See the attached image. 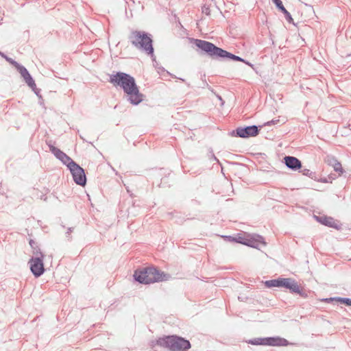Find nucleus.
I'll return each instance as SVG.
<instances>
[{
	"label": "nucleus",
	"mask_w": 351,
	"mask_h": 351,
	"mask_svg": "<svg viewBox=\"0 0 351 351\" xmlns=\"http://www.w3.org/2000/svg\"><path fill=\"white\" fill-rule=\"evenodd\" d=\"M157 344L161 347L167 348L171 351H186L191 348L189 341L176 335L160 338L157 341Z\"/></svg>",
	"instance_id": "nucleus-5"
},
{
	"label": "nucleus",
	"mask_w": 351,
	"mask_h": 351,
	"mask_svg": "<svg viewBox=\"0 0 351 351\" xmlns=\"http://www.w3.org/2000/svg\"><path fill=\"white\" fill-rule=\"evenodd\" d=\"M110 82L115 86H120L126 95L127 100L132 105L136 106L143 100L144 95L140 93L134 78L130 75L117 72L110 76Z\"/></svg>",
	"instance_id": "nucleus-1"
},
{
	"label": "nucleus",
	"mask_w": 351,
	"mask_h": 351,
	"mask_svg": "<svg viewBox=\"0 0 351 351\" xmlns=\"http://www.w3.org/2000/svg\"><path fill=\"white\" fill-rule=\"evenodd\" d=\"M202 12L203 14H205L206 15L208 16L210 14V8L208 5H204L202 8Z\"/></svg>",
	"instance_id": "nucleus-22"
},
{
	"label": "nucleus",
	"mask_w": 351,
	"mask_h": 351,
	"mask_svg": "<svg viewBox=\"0 0 351 351\" xmlns=\"http://www.w3.org/2000/svg\"><path fill=\"white\" fill-rule=\"evenodd\" d=\"M36 243L33 241V240H30L29 241V245L30 246L33 248V249H35V245H36ZM34 251H36V250H34Z\"/></svg>",
	"instance_id": "nucleus-28"
},
{
	"label": "nucleus",
	"mask_w": 351,
	"mask_h": 351,
	"mask_svg": "<svg viewBox=\"0 0 351 351\" xmlns=\"http://www.w3.org/2000/svg\"><path fill=\"white\" fill-rule=\"evenodd\" d=\"M244 243L248 246H251L255 248L258 247L260 244L263 245H265L266 244L264 241L263 237L260 235H256L252 240H249L247 243Z\"/></svg>",
	"instance_id": "nucleus-14"
},
{
	"label": "nucleus",
	"mask_w": 351,
	"mask_h": 351,
	"mask_svg": "<svg viewBox=\"0 0 351 351\" xmlns=\"http://www.w3.org/2000/svg\"><path fill=\"white\" fill-rule=\"evenodd\" d=\"M32 90L35 93V94L38 96L40 98H41V95H40V90L36 88V86H35V89H32Z\"/></svg>",
	"instance_id": "nucleus-27"
},
{
	"label": "nucleus",
	"mask_w": 351,
	"mask_h": 351,
	"mask_svg": "<svg viewBox=\"0 0 351 351\" xmlns=\"http://www.w3.org/2000/svg\"><path fill=\"white\" fill-rule=\"evenodd\" d=\"M5 58L8 62H9L10 64H12L14 66H15V68L17 67V65L14 63V62H16L15 60H12L10 58L7 57V56H5Z\"/></svg>",
	"instance_id": "nucleus-25"
},
{
	"label": "nucleus",
	"mask_w": 351,
	"mask_h": 351,
	"mask_svg": "<svg viewBox=\"0 0 351 351\" xmlns=\"http://www.w3.org/2000/svg\"><path fill=\"white\" fill-rule=\"evenodd\" d=\"M337 298L338 297H337V298H325L323 300L326 302H332V301H334V300L337 301Z\"/></svg>",
	"instance_id": "nucleus-26"
},
{
	"label": "nucleus",
	"mask_w": 351,
	"mask_h": 351,
	"mask_svg": "<svg viewBox=\"0 0 351 351\" xmlns=\"http://www.w3.org/2000/svg\"><path fill=\"white\" fill-rule=\"evenodd\" d=\"M285 278H278L277 279L267 280L265 286L267 287H283Z\"/></svg>",
	"instance_id": "nucleus-15"
},
{
	"label": "nucleus",
	"mask_w": 351,
	"mask_h": 351,
	"mask_svg": "<svg viewBox=\"0 0 351 351\" xmlns=\"http://www.w3.org/2000/svg\"><path fill=\"white\" fill-rule=\"evenodd\" d=\"M47 144L49 146L50 152L60 160H62L63 156L65 155V153H64L62 151H61L60 149L56 147L53 145L51 144V143H47Z\"/></svg>",
	"instance_id": "nucleus-17"
},
{
	"label": "nucleus",
	"mask_w": 351,
	"mask_h": 351,
	"mask_svg": "<svg viewBox=\"0 0 351 351\" xmlns=\"http://www.w3.org/2000/svg\"><path fill=\"white\" fill-rule=\"evenodd\" d=\"M33 254L34 256L30 258L28 263L32 273L35 277L38 278L42 276L45 272L43 263L44 255L40 250L34 251Z\"/></svg>",
	"instance_id": "nucleus-6"
},
{
	"label": "nucleus",
	"mask_w": 351,
	"mask_h": 351,
	"mask_svg": "<svg viewBox=\"0 0 351 351\" xmlns=\"http://www.w3.org/2000/svg\"><path fill=\"white\" fill-rule=\"evenodd\" d=\"M303 175L311 176V175L313 173L312 171H311L309 169H304L301 171Z\"/></svg>",
	"instance_id": "nucleus-24"
},
{
	"label": "nucleus",
	"mask_w": 351,
	"mask_h": 351,
	"mask_svg": "<svg viewBox=\"0 0 351 351\" xmlns=\"http://www.w3.org/2000/svg\"><path fill=\"white\" fill-rule=\"evenodd\" d=\"M252 345H267L273 346H280L288 345V341L280 337H266V338H255L248 341Z\"/></svg>",
	"instance_id": "nucleus-7"
},
{
	"label": "nucleus",
	"mask_w": 351,
	"mask_h": 351,
	"mask_svg": "<svg viewBox=\"0 0 351 351\" xmlns=\"http://www.w3.org/2000/svg\"><path fill=\"white\" fill-rule=\"evenodd\" d=\"M237 136L241 138H249L256 136L259 132V129L256 125L238 128L236 130Z\"/></svg>",
	"instance_id": "nucleus-9"
},
{
	"label": "nucleus",
	"mask_w": 351,
	"mask_h": 351,
	"mask_svg": "<svg viewBox=\"0 0 351 351\" xmlns=\"http://www.w3.org/2000/svg\"><path fill=\"white\" fill-rule=\"evenodd\" d=\"M132 45L138 50L146 52L148 55H154V48L151 35L143 31H132L128 36Z\"/></svg>",
	"instance_id": "nucleus-3"
},
{
	"label": "nucleus",
	"mask_w": 351,
	"mask_h": 351,
	"mask_svg": "<svg viewBox=\"0 0 351 351\" xmlns=\"http://www.w3.org/2000/svg\"><path fill=\"white\" fill-rule=\"evenodd\" d=\"M69 169L72 174L74 182L80 186H85L86 178L84 170L77 163L73 164L72 167Z\"/></svg>",
	"instance_id": "nucleus-8"
},
{
	"label": "nucleus",
	"mask_w": 351,
	"mask_h": 351,
	"mask_svg": "<svg viewBox=\"0 0 351 351\" xmlns=\"http://www.w3.org/2000/svg\"><path fill=\"white\" fill-rule=\"evenodd\" d=\"M135 280L141 284H150L155 282L167 280V275L155 267H144L136 269L134 274Z\"/></svg>",
	"instance_id": "nucleus-4"
},
{
	"label": "nucleus",
	"mask_w": 351,
	"mask_h": 351,
	"mask_svg": "<svg viewBox=\"0 0 351 351\" xmlns=\"http://www.w3.org/2000/svg\"><path fill=\"white\" fill-rule=\"evenodd\" d=\"M280 122L279 119H273L270 121H267L265 123V125H276L278 124Z\"/></svg>",
	"instance_id": "nucleus-23"
},
{
	"label": "nucleus",
	"mask_w": 351,
	"mask_h": 351,
	"mask_svg": "<svg viewBox=\"0 0 351 351\" xmlns=\"http://www.w3.org/2000/svg\"><path fill=\"white\" fill-rule=\"evenodd\" d=\"M192 41L199 49H201L207 56L213 59L219 60L228 58L234 61L243 62L251 67L253 66L250 62L245 60L239 56H237L220 47H217L212 43L195 38H193Z\"/></svg>",
	"instance_id": "nucleus-2"
},
{
	"label": "nucleus",
	"mask_w": 351,
	"mask_h": 351,
	"mask_svg": "<svg viewBox=\"0 0 351 351\" xmlns=\"http://www.w3.org/2000/svg\"><path fill=\"white\" fill-rule=\"evenodd\" d=\"M315 217L319 222L326 226L338 228L337 222L332 217L326 216H319Z\"/></svg>",
	"instance_id": "nucleus-12"
},
{
	"label": "nucleus",
	"mask_w": 351,
	"mask_h": 351,
	"mask_svg": "<svg viewBox=\"0 0 351 351\" xmlns=\"http://www.w3.org/2000/svg\"><path fill=\"white\" fill-rule=\"evenodd\" d=\"M284 160L286 166L291 170L296 171L302 167L300 160L294 156H285Z\"/></svg>",
	"instance_id": "nucleus-11"
},
{
	"label": "nucleus",
	"mask_w": 351,
	"mask_h": 351,
	"mask_svg": "<svg viewBox=\"0 0 351 351\" xmlns=\"http://www.w3.org/2000/svg\"><path fill=\"white\" fill-rule=\"evenodd\" d=\"M73 230V228H69L67 232L66 233V237H69L71 232Z\"/></svg>",
	"instance_id": "nucleus-29"
},
{
	"label": "nucleus",
	"mask_w": 351,
	"mask_h": 351,
	"mask_svg": "<svg viewBox=\"0 0 351 351\" xmlns=\"http://www.w3.org/2000/svg\"><path fill=\"white\" fill-rule=\"evenodd\" d=\"M272 1H273L274 3L276 5V8L285 14V17L286 20L289 23H292L293 20L291 17V15L284 7L282 1L281 0H272Z\"/></svg>",
	"instance_id": "nucleus-13"
},
{
	"label": "nucleus",
	"mask_w": 351,
	"mask_h": 351,
	"mask_svg": "<svg viewBox=\"0 0 351 351\" xmlns=\"http://www.w3.org/2000/svg\"><path fill=\"white\" fill-rule=\"evenodd\" d=\"M213 157L214 160H217V161H218L217 158L214 155L213 156Z\"/></svg>",
	"instance_id": "nucleus-32"
},
{
	"label": "nucleus",
	"mask_w": 351,
	"mask_h": 351,
	"mask_svg": "<svg viewBox=\"0 0 351 351\" xmlns=\"http://www.w3.org/2000/svg\"><path fill=\"white\" fill-rule=\"evenodd\" d=\"M328 164L332 166L334 170L336 172L339 173V175H341L343 173V169L342 168L341 164L335 158H331L328 159Z\"/></svg>",
	"instance_id": "nucleus-16"
},
{
	"label": "nucleus",
	"mask_w": 351,
	"mask_h": 351,
	"mask_svg": "<svg viewBox=\"0 0 351 351\" xmlns=\"http://www.w3.org/2000/svg\"><path fill=\"white\" fill-rule=\"evenodd\" d=\"M283 287L289 289L292 293L299 294L302 298L307 297V294L300 289L298 282L292 278H285Z\"/></svg>",
	"instance_id": "nucleus-10"
},
{
	"label": "nucleus",
	"mask_w": 351,
	"mask_h": 351,
	"mask_svg": "<svg viewBox=\"0 0 351 351\" xmlns=\"http://www.w3.org/2000/svg\"><path fill=\"white\" fill-rule=\"evenodd\" d=\"M218 98H219V100L223 101L222 98L220 96H218ZM223 104V102H221V104Z\"/></svg>",
	"instance_id": "nucleus-30"
},
{
	"label": "nucleus",
	"mask_w": 351,
	"mask_h": 351,
	"mask_svg": "<svg viewBox=\"0 0 351 351\" xmlns=\"http://www.w3.org/2000/svg\"><path fill=\"white\" fill-rule=\"evenodd\" d=\"M337 301L342 304H345L347 306H351V299L350 298L338 297Z\"/></svg>",
	"instance_id": "nucleus-21"
},
{
	"label": "nucleus",
	"mask_w": 351,
	"mask_h": 351,
	"mask_svg": "<svg viewBox=\"0 0 351 351\" xmlns=\"http://www.w3.org/2000/svg\"><path fill=\"white\" fill-rule=\"evenodd\" d=\"M26 84L32 88L35 89L36 83L29 73L23 77Z\"/></svg>",
	"instance_id": "nucleus-18"
},
{
	"label": "nucleus",
	"mask_w": 351,
	"mask_h": 351,
	"mask_svg": "<svg viewBox=\"0 0 351 351\" xmlns=\"http://www.w3.org/2000/svg\"><path fill=\"white\" fill-rule=\"evenodd\" d=\"M0 55H1L2 57H3V58H5V56L3 53H2L1 52H0Z\"/></svg>",
	"instance_id": "nucleus-31"
},
{
	"label": "nucleus",
	"mask_w": 351,
	"mask_h": 351,
	"mask_svg": "<svg viewBox=\"0 0 351 351\" xmlns=\"http://www.w3.org/2000/svg\"><path fill=\"white\" fill-rule=\"evenodd\" d=\"M14 63L17 65V67L16 69L20 73L21 77H24L25 75L29 73L25 66L21 65L18 62Z\"/></svg>",
	"instance_id": "nucleus-20"
},
{
	"label": "nucleus",
	"mask_w": 351,
	"mask_h": 351,
	"mask_svg": "<svg viewBox=\"0 0 351 351\" xmlns=\"http://www.w3.org/2000/svg\"><path fill=\"white\" fill-rule=\"evenodd\" d=\"M63 164L66 165L69 169L72 167L73 164H76L69 156L66 154L63 156L62 160H60Z\"/></svg>",
	"instance_id": "nucleus-19"
},
{
	"label": "nucleus",
	"mask_w": 351,
	"mask_h": 351,
	"mask_svg": "<svg viewBox=\"0 0 351 351\" xmlns=\"http://www.w3.org/2000/svg\"><path fill=\"white\" fill-rule=\"evenodd\" d=\"M180 80L183 81V82H185V80L184 79L180 78Z\"/></svg>",
	"instance_id": "nucleus-33"
}]
</instances>
